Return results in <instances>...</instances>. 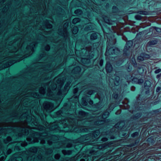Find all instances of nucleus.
Returning <instances> with one entry per match:
<instances>
[{"instance_id": "nucleus-16", "label": "nucleus", "mask_w": 161, "mask_h": 161, "mask_svg": "<svg viewBox=\"0 0 161 161\" xmlns=\"http://www.w3.org/2000/svg\"><path fill=\"white\" fill-rule=\"evenodd\" d=\"M89 102L90 104H92L93 103V102L92 100H90Z\"/></svg>"}, {"instance_id": "nucleus-17", "label": "nucleus", "mask_w": 161, "mask_h": 161, "mask_svg": "<svg viewBox=\"0 0 161 161\" xmlns=\"http://www.w3.org/2000/svg\"><path fill=\"white\" fill-rule=\"evenodd\" d=\"M17 130H22V129L20 128H16Z\"/></svg>"}, {"instance_id": "nucleus-24", "label": "nucleus", "mask_w": 161, "mask_h": 161, "mask_svg": "<svg viewBox=\"0 0 161 161\" xmlns=\"http://www.w3.org/2000/svg\"><path fill=\"white\" fill-rule=\"evenodd\" d=\"M135 134H136V135H137L138 134V133H135Z\"/></svg>"}, {"instance_id": "nucleus-22", "label": "nucleus", "mask_w": 161, "mask_h": 161, "mask_svg": "<svg viewBox=\"0 0 161 161\" xmlns=\"http://www.w3.org/2000/svg\"><path fill=\"white\" fill-rule=\"evenodd\" d=\"M106 114L107 115H108V112H106Z\"/></svg>"}, {"instance_id": "nucleus-25", "label": "nucleus", "mask_w": 161, "mask_h": 161, "mask_svg": "<svg viewBox=\"0 0 161 161\" xmlns=\"http://www.w3.org/2000/svg\"><path fill=\"white\" fill-rule=\"evenodd\" d=\"M64 31V32H66V30H65Z\"/></svg>"}, {"instance_id": "nucleus-4", "label": "nucleus", "mask_w": 161, "mask_h": 161, "mask_svg": "<svg viewBox=\"0 0 161 161\" xmlns=\"http://www.w3.org/2000/svg\"><path fill=\"white\" fill-rule=\"evenodd\" d=\"M106 69L108 72H110L112 70V68L109 64H108L106 66Z\"/></svg>"}, {"instance_id": "nucleus-11", "label": "nucleus", "mask_w": 161, "mask_h": 161, "mask_svg": "<svg viewBox=\"0 0 161 161\" xmlns=\"http://www.w3.org/2000/svg\"><path fill=\"white\" fill-rule=\"evenodd\" d=\"M65 90L66 91H67L69 89V85L68 84L66 85L65 87Z\"/></svg>"}, {"instance_id": "nucleus-5", "label": "nucleus", "mask_w": 161, "mask_h": 161, "mask_svg": "<svg viewBox=\"0 0 161 161\" xmlns=\"http://www.w3.org/2000/svg\"><path fill=\"white\" fill-rule=\"evenodd\" d=\"M97 34L96 33H93L91 34L90 38L92 39H95L97 38Z\"/></svg>"}, {"instance_id": "nucleus-3", "label": "nucleus", "mask_w": 161, "mask_h": 161, "mask_svg": "<svg viewBox=\"0 0 161 161\" xmlns=\"http://www.w3.org/2000/svg\"><path fill=\"white\" fill-rule=\"evenodd\" d=\"M57 85L56 84L53 85V86H51L48 89L47 95L48 96H52L53 94V92L52 91H55L54 90L56 88Z\"/></svg>"}, {"instance_id": "nucleus-28", "label": "nucleus", "mask_w": 161, "mask_h": 161, "mask_svg": "<svg viewBox=\"0 0 161 161\" xmlns=\"http://www.w3.org/2000/svg\"><path fill=\"white\" fill-rule=\"evenodd\" d=\"M103 118H104L105 117L103 116Z\"/></svg>"}, {"instance_id": "nucleus-12", "label": "nucleus", "mask_w": 161, "mask_h": 161, "mask_svg": "<svg viewBox=\"0 0 161 161\" xmlns=\"http://www.w3.org/2000/svg\"><path fill=\"white\" fill-rule=\"evenodd\" d=\"M161 71V69H158L157 70H156L155 71V73H158L159 72H160Z\"/></svg>"}, {"instance_id": "nucleus-6", "label": "nucleus", "mask_w": 161, "mask_h": 161, "mask_svg": "<svg viewBox=\"0 0 161 161\" xmlns=\"http://www.w3.org/2000/svg\"><path fill=\"white\" fill-rule=\"evenodd\" d=\"M78 28L76 27H75L73 28L72 30V32L73 34H76L78 32Z\"/></svg>"}, {"instance_id": "nucleus-7", "label": "nucleus", "mask_w": 161, "mask_h": 161, "mask_svg": "<svg viewBox=\"0 0 161 161\" xmlns=\"http://www.w3.org/2000/svg\"><path fill=\"white\" fill-rule=\"evenodd\" d=\"M45 26L47 28H51L52 27V25L47 22L45 24Z\"/></svg>"}, {"instance_id": "nucleus-15", "label": "nucleus", "mask_w": 161, "mask_h": 161, "mask_svg": "<svg viewBox=\"0 0 161 161\" xmlns=\"http://www.w3.org/2000/svg\"><path fill=\"white\" fill-rule=\"evenodd\" d=\"M87 104V103L86 102H84V103H83V104L84 105H86Z\"/></svg>"}, {"instance_id": "nucleus-23", "label": "nucleus", "mask_w": 161, "mask_h": 161, "mask_svg": "<svg viewBox=\"0 0 161 161\" xmlns=\"http://www.w3.org/2000/svg\"><path fill=\"white\" fill-rule=\"evenodd\" d=\"M41 143H42V141L41 140Z\"/></svg>"}, {"instance_id": "nucleus-27", "label": "nucleus", "mask_w": 161, "mask_h": 161, "mask_svg": "<svg viewBox=\"0 0 161 161\" xmlns=\"http://www.w3.org/2000/svg\"><path fill=\"white\" fill-rule=\"evenodd\" d=\"M100 64H102V63H101V62H100Z\"/></svg>"}, {"instance_id": "nucleus-26", "label": "nucleus", "mask_w": 161, "mask_h": 161, "mask_svg": "<svg viewBox=\"0 0 161 161\" xmlns=\"http://www.w3.org/2000/svg\"><path fill=\"white\" fill-rule=\"evenodd\" d=\"M100 64H102V63H101V62H100Z\"/></svg>"}, {"instance_id": "nucleus-14", "label": "nucleus", "mask_w": 161, "mask_h": 161, "mask_svg": "<svg viewBox=\"0 0 161 161\" xmlns=\"http://www.w3.org/2000/svg\"><path fill=\"white\" fill-rule=\"evenodd\" d=\"M50 49V47L48 45H47L46 47H45V49L47 50L48 51Z\"/></svg>"}, {"instance_id": "nucleus-21", "label": "nucleus", "mask_w": 161, "mask_h": 161, "mask_svg": "<svg viewBox=\"0 0 161 161\" xmlns=\"http://www.w3.org/2000/svg\"><path fill=\"white\" fill-rule=\"evenodd\" d=\"M58 95H60V92H59L58 93Z\"/></svg>"}, {"instance_id": "nucleus-8", "label": "nucleus", "mask_w": 161, "mask_h": 161, "mask_svg": "<svg viewBox=\"0 0 161 161\" xmlns=\"http://www.w3.org/2000/svg\"><path fill=\"white\" fill-rule=\"evenodd\" d=\"M80 20V19L78 18H75L73 20V23L74 24H76L79 22Z\"/></svg>"}, {"instance_id": "nucleus-10", "label": "nucleus", "mask_w": 161, "mask_h": 161, "mask_svg": "<svg viewBox=\"0 0 161 161\" xmlns=\"http://www.w3.org/2000/svg\"><path fill=\"white\" fill-rule=\"evenodd\" d=\"M138 60L139 61H141L144 60V58L142 56H139L138 57Z\"/></svg>"}, {"instance_id": "nucleus-20", "label": "nucleus", "mask_w": 161, "mask_h": 161, "mask_svg": "<svg viewBox=\"0 0 161 161\" xmlns=\"http://www.w3.org/2000/svg\"><path fill=\"white\" fill-rule=\"evenodd\" d=\"M147 82L149 84V85H150V82L149 81H147Z\"/></svg>"}, {"instance_id": "nucleus-13", "label": "nucleus", "mask_w": 161, "mask_h": 161, "mask_svg": "<svg viewBox=\"0 0 161 161\" xmlns=\"http://www.w3.org/2000/svg\"><path fill=\"white\" fill-rule=\"evenodd\" d=\"M55 157L56 159H58L59 158V155L58 154H56L55 155Z\"/></svg>"}, {"instance_id": "nucleus-9", "label": "nucleus", "mask_w": 161, "mask_h": 161, "mask_svg": "<svg viewBox=\"0 0 161 161\" xmlns=\"http://www.w3.org/2000/svg\"><path fill=\"white\" fill-rule=\"evenodd\" d=\"M75 13L77 15L80 14L82 13V11L80 10H76L75 11Z\"/></svg>"}, {"instance_id": "nucleus-18", "label": "nucleus", "mask_w": 161, "mask_h": 161, "mask_svg": "<svg viewBox=\"0 0 161 161\" xmlns=\"http://www.w3.org/2000/svg\"><path fill=\"white\" fill-rule=\"evenodd\" d=\"M92 91L89 92H88V94H89V95H91V94H92Z\"/></svg>"}, {"instance_id": "nucleus-1", "label": "nucleus", "mask_w": 161, "mask_h": 161, "mask_svg": "<svg viewBox=\"0 0 161 161\" xmlns=\"http://www.w3.org/2000/svg\"><path fill=\"white\" fill-rule=\"evenodd\" d=\"M25 114H24L20 117L14 118H13L12 117L8 118L6 116L0 117V122L3 121L9 122L12 121H13L14 122H17L21 121L25 118V117L24 116V115H25Z\"/></svg>"}, {"instance_id": "nucleus-19", "label": "nucleus", "mask_w": 161, "mask_h": 161, "mask_svg": "<svg viewBox=\"0 0 161 161\" xmlns=\"http://www.w3.org/2000/svg\"><path fill=\"white\" fill-rule=\"evenodd\" d=\"M42 88L41 87V94H43V92H42Z\"/></svg>"}, {"instance_id": "nucleus-2", "label": "nucleus", "mask_w": 161, "mask_h": 161, "mask_svg": "<svg viewBox=\"0 0 161 161\" xmlns=\"http://www.w3.org/2000/svg\"><path fill=\"white\" fill-rule=\"evenodd\" d=\"M44 109L48 112H50L53 110V105L52 103L46 102L43 104Z\"/></svg>"}]
</instances>
